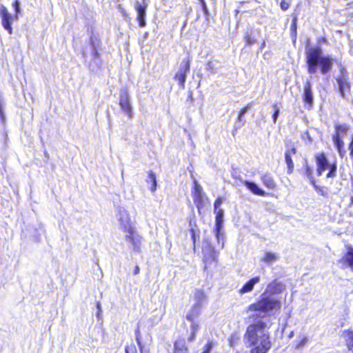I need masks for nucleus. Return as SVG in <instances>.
<instances>
[{
  "instance_id": "34",
  "label": "nucleus",
  "mask_w": 353,
  "mask_h": 353,
  "mask_svg": "<svg viewBox=\"0 0 353 353\" xmlns=\"http://www.w3.org/2000/svg\"><path fill=\"white\" fill-rule=\"evenodd\" d=\"M223 221H215L214 231L217 239H219Z\"/></svg>"
},
{
  "instance_id": "39",
  "label": "nucleus",
  "mask_w": 353,
  "mask_h": 353,
  "mask_svg": "<svg viewBox=\"0 0 353 353\" xmlns=\"http://www.w3.org/2000/svg\"><path fill=\"white\" fill-rule=\"evenodd\" d=\"M290 3L285 0H281L280 2V8L283 11H286L289 9Z\"/></svg>"
},
{
  "instance_id": "43",
  "label": "nucleus",
  "mask_w": 353,
  "mask_h": 353,
  "mask_svg": "<svg viewBox=\"0 0 353 353\" xmlns=\"http://www.w3.org/2000/svg\"><path fill=\"white\" fill-rule=\"evenodd\" d=\"M222 203V199L221 198L219 197L217 198L214 203V211H218L219 209V207L221 205V204Z\"/></svg>"
},
{
  "instance_id": "48",
  "label": "nucleus",
  "mask_w": 353,
  "mask_h": 353,
  "mask_svg": "<svg viewBox=\"0 0 353 353\" xmlns=\"http://www.w3.org/2000/svg\"><path fill=\"white\" fill-rule=\"evenodd\" d=\"M139 272H140L139 267L138 265H136L133 270V274L137 275V274H139Z\"/></svg>"
},
{
  "instance_id": "8",
  "label": "nucleus",
  "mask_w": 353,
  "mask_h": 353,
  "mask_svg": "<svg viewBox=\"0 0 353 353\" xmlns=\"http://www.w3.org/2000/svg\"><path fill=\"white\" fill-rule=\"evenodd\" d=\"M190 69V59L185 58L179 66L178 71L174 74V79L176 80L182 88H185L186 77Z\"/></svg>"
},
{
  "instance_id": "2",
  "label": "nucleus",
  "mask_w": 353,
  "mask_h": 353,
  "mask_svg": "<svg viewBox=\"0 0 353 353\" xmlns=\"http://www.w3.org/2000/svg\"><path fill=\"white\" fill-rule=\"evenodd\" d=\"M305 61L309 74H315L318 69L321 74L330 72L333 59L328 55L323 54V50L319 46H310L305 50Z\"/></svg>"
},
{
  "instance_id": "18",
  "label": "nucleus",
  "mask_w": 353,
  "mask_h": 353,
  "mask_svg": "<svg viewBox=\"0 0 353 353\" xmlns=\"http://www.w3.org/2000/svg\"><path fill=\"white\" fill-rule=\"evenodd\" d=\"M243 184L254 195L260 196H267V193L261 189L255 183L249 181H244Z\"/></svg>"
},
{
  "instance_id": "15",
  "label": "nucleus",
  "mask_w": 353,
  "mask_h": 353,
  "mask_svg": "<svg viewBox=\"0 0 353 353\" xmlns=\"http://www.w3.org/2000/svg\"><path fill=\"white\" fill-rule=\"evenodd\" d=\"M345 268H350L353 272V248H348L347 252L339 261Z\"/></svg>"
},
{
  "instance_id": "17",
  "label": "nucleus",
  "mask_w": 353,
  "mask_h": 353,
  "mask_svg": "<svg viewBox=\"0 0 353 353\" xmlns=\"http://www.w3.org/2000/svg\"><path fill=\"white\" fill-rule=\"evenodd\" d=\"M260 281V276H254L248 281L239 290V294L250 292L254 290V285Z\"/></svg>"
},
{
  "instance_id": "29",
  "label": "nucleus",
  "mask_w": 353,
  "mask_h": 353,
  "mask_svg": "<svg viewBox=\"0 0 353 353\" xmlns=\"http://www.w3.org/2000/svg\"><path fill=\"white\" fill-rule=\"evenodd\" d=\"M134 333H135L136 342H137L139 349L141 350V351H142L144 345L141 341V331H140V328H139V325L136 327Z\"/></svg>"
},
{
  "instance_id": "46",
  "label": "nucleus",
  "mask_w": 353,
  "mask_h": 353,
  "mask_svg": "<svg viewBox=\"0 0 353 353\" xmlns=\"http://www.w3.org/2000/svg\"><path fill=\"white\" fill-rule=\"evenodd\" d=\"M251 104L250 103H248L245 106H244L243 108H242L239 111V112L241 114H243L244 115V114L248 111V108L250 107Z\"/></svg>"
},
{
  "instance_id": "51",
  "label": "nucleus",
  "mask_w": 353,
  "mask_h": 353,
  "mask_svg": "<svg viewBox=\"0 0 353 353\" xmlns=\"http://www.w3.org/2000/svg\"><path fill=\"white\" fill-rule=\"evenodd\" d=\"M350 201H351V204H353V196L351 197Z\"/></svg>"
},
{
  "instance_id": "9",
  "label": "nucleus",
  "mask_w": 353,
  "mask_h": 353,
  "mask_svg": "<svg viewBox=\"0 0 353 353\" xmlns=\"http://www.w3.org/2000/svg\"><path fill=\"white\" fill-rule=\"evenodd\" d=\"M119 104L121 110L124 112L128 118L132 117V108L130 101V96L126 88L122 89L119 92Z\"/></svg>"
},
{
  "instance_id": "3",
  "label": "nucleus",
  "mask_w": 353,
  "mask_h": 353,
  "mask_svg": "<svg viewBox=\"0 0 353 353\" xmlns=\"http://www.w3.org/2000/svg\"><path fill=\"white\" fill-rule=\"evenodd\" d=\"M281 307L282 303L279 299L262 293L259 299L248 306L246 311L255 312L254 314L259 316L257 321L263 320L267 315L279 313Z\"/></svg>"
},
{
  "instance_id": "5",
  "label": "nucleus",
  "mask_w": 353,
  "mask_h": 353,
  "mask_svg": "<svg viewBox=\"0 0 353 353\" xmlns=\"http://www.w3.org/2000/svg\"><path fill=\"white\" fill-rule=\"evenodd\" d=\"M349 125L347 123H336L334 124V132L332 134V140L341 158L346 155L345 142L343 137L346 136L349 130Z\"/></svg>"
},
{
  "instance_id": "32",
  "label": "nucleus",
  "mask_w": 353,
  "mask_h": 353,
  "mask_svg": "<svg viewBox=\"0 0 353 353\" xmlns=\"http://www.w3.org/2000/svg\"><path fill=\"white\" fill-rule=\"evenodd\" d=\"M239 340V337L236 334H232L228 337V344L230 347H234Z\"/></svg>"
},
{
  "instance_id": "38",
  "label": "nucleus",
  "mask_w": 353,
  "mask_h": 353,
  "mask_svg": "<svg viewBox=\"0 0 353 353\" xmlns=\"http://www.w3.org/2000/svg\"><path fill=\"white\" fill-rule=\"evenodd\" d=\"M216 214L215 221H223V210H219L218 211H214Z\"/></svg>"
},
{
  "instance_id": "45",
  "label": "nucleus",
  "mask_w": 353,
  "mask_h": 353,
  "mask_svg": "<svg viewBox=\"0 0 353 353\" xmlns=\"http://www.w3.org/2000/svg\"><path fill=\"white\" fill-rule=\"evenodd\" d=\"M317 42L321 44H327L328 41L325 37H320L317 39Z\"/></svg>"
},
{
  "instance_id": "50",
  "label": "nucleus",
  "mask_w": 353,
  "mask_h": 353,
  "mask_svg": "<svg viewBox=\"0 0 353 353\" xmlns=\"http://www.w3.org/2000/svg\"><path fill=\"white\" fill-rule=\"evenodd\" d=\"M243 117V114H241L239 112L238 113V119L239 121H242Z\"/></svg>"
},
{
  "instance_id": "12",
  "label": "nucleus",
  "mask_w": 353,
  "mask_h": 353,
  "mask_svg": "<svg viewBox=\"0 0 353 353\" xmlns=\"http://www.w3.org/2000/svg\"><path fill=\"white\" fill-rule=\"evenodd\" d=\"M302 100L306 109H312L314 104V97L312 90V85L309 81H305L304 83V90L302 94Z\"/></svg>"
},
{
  "instance_id": "25",
  "label": "nucleus",
  "mask_w": 353,
  "mask_h": 353,
  "mask_svg": "<svg viewBox=\"0 0 353 353\" xmlns=\"http://www.w3.org/2000/svg\"><path fill=\"white\" fill-rule=\"evenodd\" d=\"M297 21H298V16L297 14H292V20L290 25V34L292 36L294 39L296 37L297 35Z\"/></svg>"
},
{
  "instance_id": "33",
  "label": "nucleus",
  "mask_w": 353,
  "mask_h": 353,
  "mask_svg": "<svg viewBox=\"0 0 353 353\" xmlns=\"http://www.w3.org/2000/svg\"><path fill=\"white\" fill-rule=\"evenodd\" d=\"M244 41L245 43V45L251 46L254 44L256 41V40L252 37L250 33L246 32L244 35Z\"/></svg>"
},
{
  "instance_id": "28",
  "label": "nucleus",
  "mask_w": 353,
  "mask_h": 353,
  "mask_svg": "<svg viewBox=\"0 0 353 353\" xmlns=\"http://www.w3.org/2000/svg\"><path fill=\"white\" fill-rule=\"evenodd\" d=\"M195 303H199L201 305L202 303L205 299V294L202 290H197L194 293Z\"/></svg>"
},
{
  "instance_id": "11",
  "label": "nucleus",
  "mask_w": 353,
  "mask_h": 353,
  "mask_svg": "<svg viewBox=\"0 0 353 353\" xmlns=\"http://www.w3.org/2000/svg\"><path fill=\"white\" fill-rule=\"evenodd\" d=\"M148 6V4L146 2V0H143L142 3H140L138 1H136L134 3V8L137 12V20L139 27L141 28H143L146 26L145 17Z\"/></svg>"
},
{
  "instance_id": "31",
  "label": "nucleus",
  "mask_w": 353,
  "mask_h": 353,
  "mask_svg": "<svg viewBox=\"0 0 353 353\" xmlns=\"http://www.w3.org/2000/svg\"><path fill=\"white\" fill-rule=\"evenodd\" d=\"M281 105V103H274L272 104V108L274 109V112L272 114V120L273 122L275 123L277 121V118L279 115L280 110L279 107Z\"/></svg>"
},
{
  "instance_id": "4",
  "label": "nucleus",
  "mask_w": 353,
  "mask_h": 353,
  "mask_svg": "<svg viewBox=\"0 0 353 353\" xmlns=\"http://www.w3.org/2000/svg\"><path fill=\"white\" fill-rule=\"evenodd\" d=\"M314 160L316 165V174L319 176H321L323 173L328 170L326 177L334 178L336 176L337 172V163L336 161L330 163L325 154L323 152L316 153L314 155Z\"/></svg>"
},
{
  "instance_id": "35",
  "label": "nucleus",
  "mask_w": 353,
  "mask_h": 353,
  "mask_svg": "<svg viewBox=\"0 0 353 353\" xmlns=\"http://www.w3.org/2000/svg\"><path fill=\"white\" fill-rule=\"evenodd\" d=\"M307 342H308V339L307 337H303L295 345V349H296V350L300 349L301 347L305 345Z\"/></svg>"
},
{
  "instance_id": "27",
  "label": "nucleus",
  "mask_w": 353,
  "mask_h": 353,
  "mask_svg": "<svg viewBox=\"0 0 353 353\" xmlns=\"http://www.w3.org/2000/svg\"><path fill=\"white\" fill-rule=\"evenodd\" d=\"M314 189V190L320 195L323 197H327L328 195L327 188L324 186H319L316 184V181L314 183V184H311Z\"/></svg>"
},
{
  "instance_id": "6",
  "label": "nucleus",
  "mask_w": 353,
  "mask_h": 353,
  "mask_svg": "<svg viewBox=\"0 0 353 353\" xmlns=\"http://www.w3.org/2000/svg\"><path fill=\"white\" fill-rule=\"evenodd\" d=\"M201 305L199 303H194L188 312L187 313L185 318L186 319L191 322V332L189 336L188 337V341L189 343H192L196 336V333L199 329V325L194 322L195 319H197L201 313Z\"/></svg>"
},
{
  "instance_id": "20",
  "label": "nucleus",
  "mask_w": 353,
  "mask_h": 353,
  "mask_svg": "<svg viewBox=\"0 0 353 353\" xmlns=\"http://www.w3.org/2000/svg\"><path fill=\"white\" fill-rule=\"evenodd\" d=\"M188 348L185 344L184 339H178L174 343L173 353H188Z\"/></svg>"
},
{
  "instance_id": "23",
  "label": "nucleus",
  "mask_w": 353,
  "mask_h": 353,
  "mask_svg": "<svg viewBox=\"0 0 353 353\" xmlns=\"http://www.w3.org/2000/svg\"><path fill=\"white\" fill-rule=\"evenodd\" d=\"M278 259L279 256L276 254L266 252L261 258V261L269 265L277 261Z\"/></svg>"
},
{
  "instance_id": "40",
  "label": "nucleus",
  "mask_w": 353,
  "mask_h": 353,
  "mask_svg": "<svg viewBox=\"0 0 353 353\" xmlns=\"http://www.w3.org/2000/svg\"><path fill=\"white\" fill-rule=\"evenodd\" d=\"M125 353H137V349L135 345L134 344L127 345L125 347Z\"/></svg>"
},
{
  "instance_id": "14",
  "label": "nucleus",
  "mask_w": 353,
  "mask_h": 353,
  "mask_svg": "<svg viewBox=\"0 0 353 353\" xmlns=\"http://www.w3.org/2000/svg\"><path fill=\"white\" fill-rule=\"evenodd\" d=\"M297 152V149L294 145H292L290 149H287L285 151L284 157L285 161L287 164L288 174H292L294 172V165L292 161V155H295Z\"/></svg>"
},
{
  "instance_id": "24",
  "label": "nucleus",
  "mask_w": 353,
  "mask_h": 353,
  "mask_svg": "<svg viewBox=\"0 0 353 353\" xmlns=\"http://www.w3.org/2000/svg\"><path fill=\"white\" fill-rule=\"evenodd\" d=\"M304 173L309 179L310 184H314V183L316 181L314 176L313 169L307 163L304 165Z\"/></svg>"
},
{
  "instance_id": "36",
  "label": "nucleus",
  "mask_w": 353,
  "mask_h": 353,
  "mask_svg": "<svg viewBox=\"0 0 353 353\" xmlns=\"http://www.w3.org/2000/svg\"><path fill=\"white\" fill-rule=\"evenodd\" d=\"M212 346V342L208 341V343L203 346L201 353H210Z\"/></svg>"
},
{
  "instance_id": "37",
  "label": "nucleus",
  "mask_w": 353,
  "mask_h": 353,
  "mask_svg": "<svg viewBox=\"0 0 353 353\" xmlns=\"http://www.w3.org/2000/svg\"><path fill=\"white\" fill-rule=\"evenodd\" d=\"M188 223L190 227V229H197V224H196V219L195 216L190 217L188 219Z\"/></svg>"
},
{
  "instance_id": "16",
  "label": "nucleus",
  "mask_w": 353,
  "mask_h": 353,
  "mask_svg": "<svg viewBox=\"0 0 353 353\" xmlns=\"http://www.w3.org/2000/svg\"><path fill=\"white\" fill-rule=\"evenodd\" d=\"M336 81L339 84V92L342 97H345V92H347L350 89V83L348 81V77L346 74L340 76L336 79Z\"/></svg>"
},
{
  "instance_id": "13",
  "label": "nucleus",
  "mask_w": 353,
  "mask_h": 353,
  "mask_svg": "<svg viewBox=\"0 0 353 353\" xmlns=\"http://www.w3.org/2000/svg\"><path fill=\"white\" fill-rule=\"evenodd\" d=\"M0 16L1 17V23L4 29L9 34H12V21L13 17L10 14L7 8L3 5H0Z\"/></svg>"
},
{
  "instance_id": "42",
  "label": "nucleus",
  "mask_w": 353,
  "mask_h": 353,
  "mask_svg": "<svg viewBox=\"0 0 353 353\" xmlns=\"http://www.w3.org/2000/svg\"><path fill=\"white\" fill-rule=\"evenodd\" d=\"M12 6L14 8L16 18H17V14L20 11L19 1L14 0V1L12 3Z\"/></svg>"
},
{
  "instance_id": "49",
  "label": "nucleus",
  "mask_w": 353,
  "mask_h": 353,
  "mask_svg": "<svg viewBox=\"0 0 353 353\" xmlns=\"http://www.w3.org/2000/svg\"><path fill=\"white\" fill-rule=\"evenodd\" d=\"M204 199V196H199L195 198H193L194 203H196L199 201H201Z\"/></svg>"
},
{
  "instance_id": "10",
  "label": "nucleus",
  "mask_w": 353,
  "mask_h": 353,
  "mask_svg": "<svg viewBox=\"0 0 353 353\" xmlns=\"http://www.w3.org/2000/svg\"><path fill=\"white\" fill-rule=\"evenodd\" d=\"M285 290V284L277 279H274L267 285L263 294L272 296L282 294Z\"/></svg>"
},
{
  "instance_id": "47",
  "label": "nucleus",
  "mask_w": 353,
  "mask_h": 353,
  "mask_svg": "<svg viewBox=\"0 0 353 353\" xmlns=\"http://www.w3.org/2000/svg\"><path fill=\"white\" fill-rule=\"evenodd\" d=\"M207 70H209L210 72H214L215 71H214V68H213V64L211 61H208L207 63Z\"/></svg>"
},
{
  "instance_id": "44",
  "label": "nucleus",
  "mask_w": 353,
  "mask_h": 353,
  "mask_svg": "<svg viewBox=\"0 0 353 353\" xmlns=\"http://www.w3.org/2000/svg\"><path fill=\"white\" fill-rule=\"evenodd\" d=\"M348 149L350 150V158L353 159V134L352 135L350 141L348 143Z\"/></svg>"
},
{
  "instance_id": "21",
  "label": "nucleus",
  "mask_w": 353,
  "mask_h": 353,
  "mask_svg": "<svg viewBox=\"0 0 353 353\" xmlns=\"http://www.w3.org/2000/svg\"><path fill=\"white\" fill-rule=\"evenodd\" d=\"M346 336L345 345L348 350L353 353V330H347L343 331Z\"/></svg>"
},
{
  "instance_id": "41",
  "label": "nucleus",
  "mask_w": 353,
  "mask_h": 353,
  "mask_svg": "<svg viewBox=\"0 0 353 353\" xmlns=\"http://www.w3.org/2000/svg\"><path fill=\"white\" fill-rule=\"evenodd\" d=\"M198 212L199 214H201V210L205 207V203H204V199L197 201L196 203H194Z\"/></svg>"
},
{
  "instance_id": "30",
  "label": "nucleus",
  "mask_w": 353,
  "mask_h": 353,
  "mask_svg": "<svg viewBox=\"0 0 353 353\" xmlns=\"http://www.w3.org/2000/svg\"><path fill=\"white\" fill-rule=\"evenodd\" d=\"M190 232L191 234V239L192 241L193 250H195L196 248V242L198 239H199V234L198 229H190Z\"/></svg>"
},
{
  "instance_id": "22",
  "label": "nucleus",
  "mask_w": 353,
  "mask_h": 353,
  "mask_svg": "<svg viewBox=\"0 0 353 353\" xmlns=\"http://www.w3.org/2000/svg\"><path fill=\"white\" fill-rule=\"evenodd\" d=\"M147 182L150 183V190L151 192H154L157 190V176L153 171L150 170L148 172V179Z\"/></svg>"
},
{
  "instance_id": "26",
  "label": "nucleus",
  "mask_w": 353,
  "mask_h": 353,
  "mask_svg": "<svg viewBox=\"0 0 353 353\" xmlns=\"http://www.w3.org/2000/svg\"><path fill=\"white\" fill-rule=\"evenodd\" d=\"M192 195V198H195L199 196H205L201 185L196 181L193 184Z\"/></svg>"
},
{
  "instance_id": "1",
  "label": "nucleus",
  "mask_w": 353,
  "mask_h": 353,
  "mask_svg": "<svg viewBox=\"0 0 353 353\" xmlns=\"http://www.w3.org/2000/svg\"><path fill=\"white\" fill-rule=\"evenodd\" d=\"M258 317L257 314L248 316L252 322L246 327L243 339L250 347V353H268L272 346L269 327L263 320L256 321Z\"/></svg>"
},
{
  "instance_id": "7",
  "label": "nucleus",
  "mask_w": 353,
  "mask_h": 353,
  "mask_svg": "<svg viewBox=\"0 0 353 353\" xmlns=\"http://www.w3.org/2000/svg\"><path fill=\"white\" fill-rule=\"evenodd\" d=\"M123 231L127 233L125 236V240L130 243L132 250L135 252H139L141 251L143 237L138 233L134 227L131 225L125 226Z\"/></svg>"
},
{
  "instance_id": "19",
  "label": "nucleus",
  "mask_w": 353,
  "mask_h": 353,
  "mask_svg": "<svg viewBox=\"0 0 353 353\" xmlns=\"http://www.w3.org/2000/svg\"><path fill=\"white\" fill-rule=\"evenodd\" d=\"M261 180L268 189L274 190L276 188V183L274 181L273 176L269 174L265 173L261 176Z\"/></svg>"
}]
</instances>
